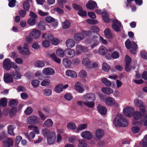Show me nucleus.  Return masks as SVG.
Masks as SVG:
<instances>
[{"mask_svg": "<svg viewBox=\"0 0 147 147\" xmlns=\"http://www.w3.org/2000/svg\"><path fill=\"white\" fill-rule=\"evenodd\" d=\"M95 12L98 14H101L103 17V18H108V14L106 11L102 12L100 9L96 10Z\"/></svg>", "mask_w": 147, "mask_h": 147, "instance_id": "46", "label": "nucleus"}, {"mask_svg": "<svg viewBox=\"0 0 147 147\" xmlns=\"http://www.w3.org/2000/svg\"><path fill=\"white\" fill-rule=\"evenodd\" d=\"M105 104L107 106H112L113 105H118L116 102L115 99L114 98L109 96L106 98L105 100Z\"/></svg>", "mask_w": 147, "mask_h": 147, "instance_id": "9", "label": "nucleus"}, {"mask_svg": "<svg viewBox=\"0 0 147 147\" xmlns=\"http://www.w3.org/2000/svg\"><path fill=\"white\" fill-rule=\"evenodd\" d=\"M134 102L135 106L137 107L140 108L143 107V102L141 100L138 99H135Z\"/></svg>", "mask_w": 147, "mask_h": 147, "instance_id": "30", "label": "nucleus"}, {"mask_svg": "<svg viewBox=\"0 0 147 147\" xmlns=\"http://www.w3.org/2000/svg\"><path fill=\"white\" fill-rule=\"evenodd\" d=\"M87 127V125L86 124H81L78 127L76 130V132L78 133L80 131L86 129Z\"/></svg>", "mask_w": 147, "mask_h": 147, "instance_id": "42", "label": "nucleus"}, {"mask_svg": "<svg viewBox=\"0 0 147 147\" xmlns=\"http://www.w3.org/2000/svg\"><path fill=\"white\" fill-rule=\"evenodd\" d=\"M84 38V34L82 33H76L74 36V39L76 41H80L83 40Z\"/></svg>", "mask_w": 147, "mask_h": 147, "instance_id": "23", "label": "nucleus"}, {"mask_svg": "<svg viewBox=\"0 0 147 147\" xmlns=\"http://www.w3.org/2000/svg\"><path fill=\"white\" fill-rule=\"evenodd\" d=\"M4 81L7 83H10L13 81V79L9 74L7 73L4 75Z\"/></svg>", "mask_w": 147, "mask_h": 147, "instance_id": "32", "label": "nucleus"}, {"mask_svg": "<svg viewBox=\"0 0 147 147\" xmlns=\"http://www.w3.org/2000/svg\"><path fill=\"white\" fill-rule=\"evenodd\" d=\"M18 104L17 100H12L9 101V105L11 107H13L17 105Z\"/></svg>", "mask_w": 147, "mask_h": 147, "instance_id": "63", "label": "nucleus"}, {"mask_svg": "<svg viewBox=\"0 0 147 147\" xmlns=\"http://www.w3.org/2000/svg\"><path fill=\"white\" fill-rule=\"evenodd\" d=\"M75 88L77 91L80 93H82L84 90L83 84L79 82H77L75 83Z\"/></svg>", "mask_w": 147, "mask_h": 147, "instance_id": "18", "label": "nucleus"}, {"mask_svg": "<svg viewBox=\"0 0 147 147\" xmlns=\"http://www.w3.org/2000/svg\"><path fill=\"white\" fill-rule=\"evenodd\" d=\"M65 55L68 58H72L75 55V52L71 49H67L65 51Z\"/></svg>", "mask_w": 147, "mask_h": 147, "instance_id": "16", "label": "nucleus"}, {"mask_svg": "<svg viewBox=\"0 0 147 147\" xmlns=\"http://www.w3.org/2000/svg\"><path fill=\"white\" fill-rule=\"evenodd\" d=\"M62 84H60L56 86L55 88V91L58 93H61L63 90Z\"/></svg>", "mask_w": 147, "mask_h": 147, "instance_id": "47", "label": "nucleus"}, {"mask_svg": "<svg viewBox=\"0 0 147 147\" xmlns=\"http://www.w3.org/2000/svg\"><path fill=\"white\" fill-rule=\"evenodd\" d=\"M104 33L106 37L108 39H111L112 38V35L110 30L109 29H106L105 30Z\"/></svg>", "mask_w": 147, "mask_h": 147, "instance_id": "45", "label": "nucleus"}, {"mask_svg": "<svg viewBox=\"0 0 147 147\" xmlns=\"http://www.w3.org/2000/svg\"><path fill=\"white\" fill-rule=\"evenodd\" d=\"M38 28L41 30H43L45 29V24L42 22L40 21L39 24L37 25Z\"/></svg>", "mask_w": 147, "mask_h": 147, "instance_id": "58", "label": "nucleus"}, {"mask_svg": "<svg viewBox=\"0 0 147 147\" xmlns=\"http://www.w3.org/2000/svg\"><path fill=\"white\" fill-rule=\"evenodd\" d=\"M13 145V141L11 138H7L5 139L3 142L4 147H10Z\"/></svg>", "mask_w": 147, "mask_h": 147, "instance_id": "17", "label": "nucleus"}, {"mask_svg": "<svg viewBox=\"0 0 147 147\" xmlns=\"http://www.w3.org/2000/svg\"><path fill=\"white\" fill-rule=\"evenodd\" d=\"M26 42L28 44L31 43L33 41V38L30 35L26 36L25 38Z\"/></svg>", "mask_w": 147, "mask_h": 147, "instance_id": "59", "label": "nucleus"}, {"mask_svg": "<svg viewBox=\"0 0 147 147\" xmlns=\"http://www.w3.org/2000/svg\"><path fill=\"white\" fill-rule=\"evenodd\" d=\"M98 40L103 44H106L107 42V41L104 39L102 37H100L99 38L97 36H94L90 38H88L86 41V44H90V47L92 49L95 47L99 44Z\"/></svg>", "mask_w": 147, "mask_h": 147, "instance_id": "1", "label": "nucleus"}, {"mask_svg": "<svg viewBox=\"0 0 147 147\" xmlns=\"http://www.w3.org/2000/svg\"><path fill=\"white\" fill-rule=\"evenodd\" d=\"M109 53H107L105 55L106 59L108 60H110L113 58L114 59H117L119 57V53L116 51H115L113 48H108Z\"/></svg>", "mask_w": 147, "mask_h": 147, "instance_id": "4", "label": "nucleus"}, {"mask_svg": "<svg viewBox=\"0 0 147 147\" xmlns=\"http://www.w3.org/2000/svg\"><path fill=\"white\" fill-rule=\"evenodd\" d=\"M140 145L143 147H147V135L144 138L143 141L140 143Z\"/></svg>", "mask_w": 147, "mask_h": 147, "instance_id": "50", "label": "nucleus"}, {"mask_svg": "<svg viewBox=\"0 0 147 147\" xmlns=\"http://www.w3.org/2000/svg\"><path fill=\"white\" fill-rule=\"evenodd\" d=\"M90 30L91 31H84V33L86 35L88 36V37L87 38V39L86 41H86L87 40V38H92V37H90L89 36L93 32H98L100 29L99 28L96 26H92L90 28Z\"/></svg>", "mask_w": 147, "mask_h": 147, "instance_id": "11", "label": "nucleus"}, {"mask_svg": "<svg viewBox=\"0 0 147 147\" xmlns=\"http://www.w3.org/2000/svg\"><path fill=\"white\" fill-rule=\"evenodd\" d=\"M40 119L36 115H32L28 117L26 120L28 124L36 125L39 123Z\"/></svg>", "mask_w": 147, "mask_h": 147, "instance_id": "6", "label": "nucleus"}, {"mask_svg": "<svg viewBox=\"0 0 147 147\" xmlns=\"http://www.w3.org/2000/svg\"><path fill=\"white\" fill-rule=\"evenodd\" d=\"M67 128L71 130H74L77 128L76 125L73 122H69L68 123L67 125Z\"/></svg>", "mask_w": 147, "mask_h": 147, "instance_id": "39", "label": "nucleus"}, {"mask_svg": "<svg viewBox=\"0 0 147 147\" xmlns=\"http://www.w3.org/2000/svg\"><path fill=\"white\" fill-rule=\"evenodd\" d=\"M81 137L84 139L89 140L92 139L93 136L92 133L89 131H84L81 134Z\"/></svg>", "mask_w": 147, "mask_h": 147, "instance_id": "12", "label": "nucleus"}, {"mask_svg": "<svg viewBox=\"0 0 147 147\" xmlns=\"http://www.w3.org/2000/svg\"><path fill=\"white\" fill-rule=\"evenodd\" d=\"M82 63L84 66H88L90 65L91 62L89 58H85L82 59Z\"/></svg>", "mask_w": 147, "mask_h": 147, "instance_id": "48", "label": "nucleus"}, {"mask_svg": "<svg viewBox=\"0 0 147 147\" xmlns=\"http://www.w3.org/2000/svg\"><path fill=\"white\" fill-rule=\"evenodd\" d=\"M33 111V110L32 107H28L25 110L24 113L26 115H29L32 113Z\"/></svg>", "mask_w": 147, "mask_h": 147, "instance_id": "56", "label": "nucleus"}, {"mask_svg": "<svg viewBox=\"0 0 147 147\" xmlns=\"http://www.w3.org/2000/svg\"><path fill=\"white\" fill-rule=\"evenodd\" d=\"M47 23H50L54 27L57 26L58 24V22L55 19H45Z\"/></svg>", "mask_w": 147, "mask_h": 147, "instance_id": "31", "label": "nucleus"}, {"mask_svg": "<svg viewBox=\"0 0 147 147\" xmlns=\"http://www.w3.org/2000/svg\"><path fill=\"white\" fill-rule=\"evenodd\" d=\"M83 99L85 100L84 101V105L87 107L92 108L94 105V101H89L88 100H94L95 99L94 95L92 93L87 94L83 96Z\"/></svg>", "mask_w": 147, "mask_h": 147, "instance_id": "3", "label": "nucleus"}, {"mask_svg": "<svg viewBox=\"0 0 147 147\" xmlns=\"http://www.w3.org/2000/svg\"><path fill=\"white\" fill-rule=\"evenodd\" d=\"M78 144L77 146L78 147H87L88 144L83 140H79Z\"/></svg>", "mask_w": 147, "mask_h": 147, "instance_id": "37", "label": "nucleus"}, {"mask_svg": "<svg viewBox=\"0 0 147 147\" xmlns=\"http://www.w3.org/2000/svg\"><path fill=\"white\" fill-rule=\"evenodd\" d=\"M28 45L25 43L24 47H18L19 52L23 55H28L30 54V52L28 48Z\"/></svg>", "mask_w": 147, "mask_h": 147, "instance_id": "7", "label": "nucleus"}, {"mask_svg": "<svg viewBox=\"0 0 147 147\" xmlns=\"http://www.w3.org/2000/svg\"><path fill=\"white\" fill-rule=\"evenodd\" d=\"M53 35L50 33H45L42 34V37L43 38L47 39L49 40L53 38Z\"/></svg>", "mask_w": 147, "mask_h": 147, "instance_id": "38", "label": "nucleus"}, {"mask_svg": "<svg viewBox=\"0 0 147 147\" xmlns=\"http://www.w3.org/2000/svg\"><path fill=\"white\" fill-rule=\"evenodd\" d=\"M15 128V126L13 125H11L8 127V131L9 134L11 135H13V129Z\"/></svg>", "mask_w": 147, "mask_h": 147, "instance_id": "49", "label": "nucleus"}, {"mask_svg": "<svg viewBox=\"0 0 147 147\" xmlns=\"http://www.w3.org/2000/svg\"><path fill=\"white\" fill-rule=\"evenodd\" d=\"M146 113V111L144 108L140 109V111H136L133 114L134 118L136 120H138L144 116Z\"/></svg>", "mask_w": 147, "mask_h": 147, "instance_id": "5", "label": "nucleus"}, {"mask_svg": "<svg viewBox=\"0 0 147 147\" xmlns=\"http://www.w3.org/2000/svg\"><path fill=\"white\" fill-rule=\"evenodd\" d=\"M130 47H131L133 50H131V52L132 53L135 54L136 53L135 50L137 49L138 48L137 45L134 41L131 42L130 43Z\"/></svg>", "mask_w": 147, "mask_h": 147, "instance_id": "34", "label": "nucleus"}, {"mask_svg": "<svg viewBox=\"0 0 147 147\" xmlns=\"http://www.w3.org/2000/svg\"><path fill=\"white\" fill-rule=\"evenodd\" d=\"M35 66L38 67H43L45 65L44 62L41 60H38L36 61L34 63Z\"/></svg>", "mask_w": 147, "mask_h": 147, "instance_id": "44", "label": "nucleus"}, {"mask_svg": "<svg viewBox=\"0 0 147 147\" xmlns=\"http://www.w3.org/2000/svg\"><path fill=\"white\" fill-rule=\"evenodd\" d=\"M87 22L90 24H96L98 22L97 20L95 19H87Z\"/></svg>", "mask_w": 147, "mask_h": 147, "instance_id": "61", "label": "nucleus"}, {"mask_svg": "<svg viewBox=\"0 0 147 147\" xmlns=\"http://www.w3.org/2000/svg\"><path fill=\"white\" fill-rule=\"evenodd\" d=\"M50 58L54 61L57 63H60L61 61V59L58 58L55 53H53L50 55Z\"/></svg>", "mask_w": 147, "mask_h": 147, "instance_id": "41", "label": "nucleus"}, {"mask_svg": "<svg viewBox=\"0 0 147 147\" xmlns=\"http://www.w3.org/2000/svg\"><path fill=\"white\" fill-rule=\"evenodd\" d=\"M53 124V123L52 120L49 118L45 120L43 123V126L46 127H52Z\"/></svg>", "mask_w": 147, "mask_h": 147, "instance_id": "27", "label": "nucleus"}, {"mask_svg": "<svg viewBox=\"0 0 147 147\" xmlns=\"http://www.w3.org/2000/svg\"><path fill=\"white\" fill-rule=\"evenodd\" d=\"M42 43V46L45 48L49 47L50 45V42L49 40H47V39L43 40Z\"/></svg>", "mask_w": 147, "mask_h": 147, "instance_id": "54", "label": "nucleus"}, {"mask_svg": "<svg viewBox=\"0 0 147 147\" xmlns=\"http://www.w3.org/2000/svg\"><path fill=\"white\" fill-rule=\"evenodd\" d=\"M102 83L107 86H110L112 84L111 82L107 79L103 78L101 79Z\"/></svg>", "mask_w": 147, "mask_h": 147, "instance_id": "43", "label": "nucleus"}, {"mask_svg": "<svg viewBox=\"0 0 147 147\" xmlns=\"http://www.w3.org/2000/svg\"><path fill=\"white\" fill-rule=\"evenodd\" d=\"M113 123L115 125H120L126 127L128 125V122L124 117L121 114H118L113 120Z\"/></svg>", "mask_w": 147, "mask_h": 147, "instance_id": "2", "label": "nucleus"}, {"mask_svg": "<svg viewBox=\"0 0 147 147\" xmlns=\"http://www.w3.org/2000/svg\"><path fill=\"white\" fill-rule=\"evenodd\" d=\"M104 135L105 133L104 131L100 129H97L95 132V136L98 139H100L102 138Z\"/></svg>", "mask_w": 147, "mask_h": 147, "instance_id": "20", "label": "nucleus"}, {"mask_svg": "<svg viewBox=\"0 0 147 147\" xmlns=\"http://www.w3.org/2000/svg\"><path fill=\"white\" fill-rule=\"evenodd\" d=\"M77 140L76 136H73L69 137L68 139L69 142L71 143H75Z\"/></svg>", "mask_w": 147, "mask_h": 147, "instance_id": "62", "label": "nucleus"}, {"mask_svg": "<svg viewBox=\"0 0 147 147\" xmlns=\"http://www.w3.org/2000/svg\"><path fill=\"white\" fill-rule=\"evenodd\" d=\"M56 133L54 131H51L49 136L47 137L48 143L50 144H53L55 142Z\"/></svg>", "mask_w": 147, "mask_h": 147, "instance_id": "13", "label": "nucleus"}, {"mask_svg": "<svg viewBox=\"0 0 147 147\" xmlns=\"http://www.w3.org/2000/svg\"><path fill=\"white\" fill-rule=\"evenodd\" d=\"M112 20L113 24L112 25L113 29L117 32L120 31L121 27H122L121 23L117 20V19H113Z\"/></svg>", "mask_w": 147, "mask_h": 147, "instance_id": "8", "label": "nucleus"}, {"mask_svg": "<svg viewBox=\"0 0 147 147\" xmlns=\"http://www.w3.org/2000/svg\"><path fill=\"white\" fill-rule=\"evenodd\" d=\"M29 129L33 130L34 132L36 134H39V129L36 126L29 125L28 126Z\"/></svg>", "mask_w": 147, "mask_h": 147, "instance_id": "40", "label": "nucleus"}, {"mask_svg": "<svg viewBox=\"0 0 147 147\" xmlns=\"http://www.w3.org/2000/svg\"><path fill=\"white\" fill-rule=\"evenodd\" d=\"M9 59H6L3 62V67L4 69L7 70H9L10 69L11 66V63Z\"/></svg>", "mask_w": 147, "mask_h": 147, "instance_id": "22", "label": "nucleus"}, {"mask_svg": "<svg viewBox=\"0 0 147 147\" xmlns=\"http://www.w3.org/2000/svg\"><path fill=\"white\" fill-rule=\"evenodd\" d=\"M99 113L102 115H105L107 113V109L104 107L99 105L97 107Z\"/></svg>", "mask_w": 147, "mask_h": 147, "instance_id": "33", "label": "nucleus"}, {"mask_svg": "<svg viewBox=\"0 0 147 147\" xmlns=\"http://www.w3.org/2000/svg\"><path fill=\"white\" fill-rule=\"evenodd\" d=\"M42 73L45 75H51L54 74L55 71L52 68L47 67L44 68L42 70Z\"/></svg>", "mask_w": 147, "mask_h": 147, "instance_id": "19", "label": "nucleus"}, {"mask_svg": "<svg viewBox=\"0 0 147 147\" xmlns=\"http://www.w3.org/2000/svg\"><path fill=\"white\" fill-rule=\"evenodd\" d=\"M61 21L62 26L63 29H66L70 27L71 24L68 20L67 19H62Z\"/></svg>", "mask_w": 147, "mask_h": 147, "instance_id": "21", "label": "nucleus"}, {"mask_svg": "<svg viewBox=\"0 0 147 147\" xmlns=\"http://www.w3.org/2000/svg\"><path fill=\"white\" fill-rule=\"evenodd\" d=\"M65 43L67 47L69 48H73L76 45L74 40L71 38L67 39Z\"/></svg>", "mask_w": 147, "mask_h": 147, "instance_id": "25", "label": "nucleus"}, {"mask_svg": "<svg viewBox=\"0 0 147 147\" xmlns=\"http://www.w3.org/2000/svg\"><path fill=\"white\" fill-rule=\"evenodd\" d=\"M65 74L67 76L72 78H75L77 76V74L74 71L69 69L66 71Z\"/></svg>", "mask_w": 147, "mask_h": 147, "instance_id": "28", "label": "nucleus"}, {"mask_svg": "<svg viewBox=\"0 0 147 147\" xmlns=\"http://www.w3.org/2000/svg\"><path fill=\"white\" fill-rule=\"evenodd\" d=\"M99 53L101 55H104L107 54V53H109L108 49H107L103 46H100L98 50Z\"/></svg>", "mask_w": 147, "mask_h": 147, "instance_id": "26", "label": "nucleus"}, {"mask_svg": "<svg viewBox=\"0 0 147 147\" xmlns=\"http://www.w3.org/2000/svg\"><path fill=\"white\" fill-rule=\"evenodd\" d=\"M59 39L57 38H54L51 40V44L55 45H57L59 43Z\"/></svg>", "mask_w": 147, "mask_h": 147, "instance_id": "64", "label": "nucleus"}, {"mask_svg": "<svg viewBox=\"0 0 147 147\" xmlns=\"http://www.w3.org/2000/svg\"><path fill=\"white\" fill-rule=\"evenodd\" d=\"M42 134L43 136L44 137H47L49 135L50 133L51 132V131L50 129L47 128H44L42 129Z\"/></svg>", "mask_w": 147, "mask_h": 147, "instance_id": "36", "label": "nucleus"}, {"mask_svg": "<svg viewBox=\"0 0 147 147\" xmlns=\"http://www.w3.org/2000/svg\"><path fill=\"white\" fill-rule=\"evenodd\" d=\"M42 92L43 94L46 96H49L52 93L51 90L49 89L44 90Z\"/></svg>", "mask_w": 147, "mask_h": 147, "instance_id": "55", "label": "nucleus"}, {"mask_svg": "<svg viewBox=\"0 0 147 147\" xmlns=\"http://www.w3.org/2000/svg\"><path fill=\"white\" fill-rule=\"evenodd\" d=\"M134 111V109L133 107H127L124 109L123 112L126 116L130 117L132 115V112Z\"/></svg>", "mask_w": 147, "mask_h": 147, "instance_id": "14", "label": "nucleus"}, {"mask_svg": "<svg viewBox=\"0 0 147 147\" xmlns=\"http://www.w3.org/2000/svg\"><path fill=\"white\" fill-rule=\"evenodd\" d=\"M102 92L104 94L110 95L113 92V90L110 87H103L101 89Z\"/></svg>", "mask_w": 147, "mask_h": 147, "instance_id": "29", "label": "nucleus"}, {"mask_svg": "<svg viewBox=\"0 0 147 147\" xmlns=\"http://www.w3.org/2000/svg\"><path fill=\"white\" fill-rule=\"evenodd\" d=\"M11 74L13 78L16 80L20 79L21 76V74L18 71L13 72L11 73Z\"/></svg>", "mask_w": 147, "mask_h": 147, "instance_id": "52", "label": "nucleus"}, {"mask_svg": "<svg viewBox=\"0 0 147 147\" xmlns=\"http://www.w3.org/2000/svg\"><path fill=\"white\" fill-rule=\"evenodd\" d=\"M86 7L90 10L92 9L97 7L96 3L93 1H90L86 4Z\"/></svg>", "mask_w": 147, "mask_h": 147, "instance_id": "24", "label": "nucleus"}, {"mask_svg": "<svg viewBox=\"0 0 147 147\" xmlns=\"http://www.w3.org/2000/svg\"><path fill=\"white\" fill-rule=\"evenodd\" d=\"M50 81L49 79H46L42 81L41 83V85L42 86H45L48 85L50 83Z\"/></svg>", "mask_w": 147, "mask_h": 147, "instance_id": "60", "label": "nucleus"}, {"mask_svg": "<svg viewBox=\"0 0 147 147\" xmlns=\"http://www.w3.org/2000/svg\"><path fill=\"white\" fill-rule=\"evenodd\" d=\"M75 51L77 54L78 55L82 53L87 52L88 49L87 47H83L80 45L78 44L76 46Z\"/></svg>", "mask_w": 147, "mask_h": 147, "instance_id": "10", "label": "nucleus"}, {"mask_svg": "<svg viewBox=\"0 0 147 147\" xmlns=\"http://www.w3.org/2000/svg\"><path fill=\"white\" fill-rule=\"evenodd\" d=\"M110 66L109 65L105 62L103 63L102 69L104 71H107L110 69Z\"/></svg>", "mask_w": 147, "mask_h": 147, "instance_id": "53", "label": "nucleus"}, {"mask_svg": "<svg viewBox=\"0 0 147 147\" xmlns=\"http://www.w3.org/2000/svg\"><path fill=\"white\" fill-rule=\"evenodd\" d=\"M41 33L38 30L34 28L33 29L30 33V35L34 39H38L40 37Z\"/></svg>", "mask_w": 147, "mask_h": 147, "instance_id": "15", "label": "nucleus"}, {"mask_svg": "<svg viewBox=\"0 0 147 147\" xmlns=\"http://www.w3.org/2000/svg\"><path fill=\"white\" fill-rule=\"evenodd\" d=\"M87 73L84 70H82L79 72L78 75L81 78H85L87 76Z\"/></svg>", "mask_w": 147, "mask_h": 147, "instance_id": "57", "label": "nucleus"}, {"mask_svg": "<svg viewBox=\"0 0 147 147\" xmlns=\"http://www.w3.org/2000/svg\"><path fill=\"white\" fill-rule=\"evenodd\" d=\"M56 53L57 55L60 57H63L64 55L63 50L61 49H57L56 51Z\"/></svg>", "mask_w": 147, "mask_h": 147, "instance_id": "51", "label": "nucleus"}, {"mask_svg": "<svg viewBox=\"0 0 147 147\" xmlns=\"http://www.w3.org/2000/svg\"><path fill=\"white\" fill-rule=\"evenodd\" d=\"M63 63L64 65L67 68H69L71 64V62L67 58H64L63 59Z\"/></svg>", "mask_w": 147, "mask_h": 147, "instance_id": "35", "label": "nucleus"}]
</instances>
